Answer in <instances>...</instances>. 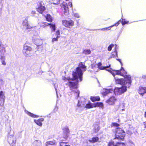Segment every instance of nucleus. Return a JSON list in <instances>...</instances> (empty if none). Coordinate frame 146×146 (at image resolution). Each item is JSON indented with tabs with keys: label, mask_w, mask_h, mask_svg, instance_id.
Masks as SVG:
<instances>
[{
	"label": "nucleus",
	"mask_w": 146,
	"mask_h": 146,
	"mask_svg": "<svg viewBox=\"0 0 146 146\" xmlns=\"http://www.w3.org/2000/svg\"><path fill=\"white\" fill-rule=\"evenodd\" d=\"M124 78L125 79L115 78L116 83L122 86L121 88H115L113 92L115 95H119L123 93L127 90V88H129L130 86L131 83L130 76L126 75Z\"/></svg>",
	"instance_id": "1"
},
{
	"label": "nucleus",
	"mask_w": 146,
	"mask_h": 146,
	"mask_svg": "<svg viewBox=\"0 0 146 146\" xmlns=\"http://www.w3.org/2000/svg\"><path fill=\"white\" fill-rule=\"evenodd\" d=\"M145 90V93H146V87H144Z\"/></svg>",
	"instance_id": "59"
},
{
	"label": "nucleus",
	"mask_w": 146,
	"mask_h": 146,
	"mask_svg": "<svg viewBox=\"0 0 146 146\" xmlns=\"http://www.w3.org/2000/svg\"><path fill=\"white\" fill-rule=\"evenodd\" d=\"M116 137L114 139L123 140L125 136V133L123 130L119 128L116 129Z\"/></svg>",
	"instance_id": "4"
},
{
	"label": "nucleus",
	"mask_w": 146,
	"mask_h": 146,
	"mask_svg": "<svg viewBox=\"0 0 146 146\" xmlns=\"http://www.w3.org/2000/svg\"><path fill=\"white\" fill-rule=\"evenodd\" d=\"M22 25L24 26V28L26 29H30L32 28V27L30 26L28 23V19L27 18H25L23 20L22 23Z\"/></svg>",
	"instance_id": "11"
},
{
	"label": "nucleus",
	"mask_w": 146,
	"mask_h": 146,
	"mask_svg": "<svg viewBox=\"0 0 146 146\" xmlns=\"http://www.w3.org/2000/svg\"><path fill=\"white\" fill-rule=\"evenodd\" d=\"M116 144L114 145V142L112 141H110L109 143L108 146H117Z\"/></svg>",
	"instance_id": "36"
},
{
	"label": "nucleus",
	"mask_w": 146,
	"mask_h": 146,
	"mask_svg": "<svg viewBox=\"0 0 146 146\" xmlns=\"http://www.w3.org/2000/svg\"><path fill=\"white\" fill-rule=\"evenodd\" d=\"M32 146H42L41 142L40 141H35L33 142Z\"/></svg>",
	"instance_id": "18"
},
{
	"label": "nucleus",
	"mask_w": 146,
	"mask_h": 146,
	"mask_svg": "<svg viewBox=\"0 0 146 146\" xmlns=\"http://www.w3.org/2000/svg\"><path fill=\"white\" fill-rule=\"evenodd\" d=\"M44 119L43 118H41L38 120H35L34 122L38 125L41 126L42 123L41 122L44 121Z\"/></svg>",
	"instance_id": "16"
},
{
	"label": "nucleus",
	"mask_w": 146,
	"mask_h": 146,
	"mask_svg": "<svg viewBox=\"0 0 146 146\" xmlns=\"http://www.w3.org/2000/svg\"><path fill=\"white\" fill-rule=\"evenodd\" d=\"M101 65V63H99L98 64V66L99 65Z\"/></svg>",
	"instance_id": "57"
},
{
	"label": "nucleus",
	"mask_w": 146,
	"mask_h": 146,
	"mask_svg": "<svg viewBox=\"0 0 146 146\" xmlns=\"http://www.w3.org/2000/svg\"><path fill=\"white\" fill-rule=\"evenodd\" d=\"M5 57L4 56H0V59L2 64L4 65H6V63L5 61Z\"/></svg>",
	"instance_id": "23"
},
{
	"label": "nucleus",
	"mask_w": 146,
	"mask_h": 146,
	"mask_svg": "<svg viewBox=\"0 0 146 146\" xmlns=\"http://www.w3.org/2000/svg\"><path fill=\"white\" fill-rule=\"evenodd\" d=\"M113 92V90L112 89H103V90H102L101 92L102 94L106 96L110 93H111Z\"/></svg>",
	"instance_id": "12"
},
{
	"label": "nucleus",
	"mask_w": 146,
	"mask_h": 146,
	"mask_svg": "<svg viewBox=\"0 0 146 146\" xmlns=\"http://www.w3.org/2000/svg\"><path fill=\"white\" fill-rule=\"evenodd\" d=\"M119 21H118L117 23H115L114 25L111 26H110L108 28H111L113 27V26H117L119 24Z\"/></svg>",
	"instance_id": "42"
},
{
	"label": "nucleus",
	"mask_w": 146,
	"mask_h": 146,
	"mask_svg": "<svg viewBox=\"0 0 146 146\" xmlns=\"http://www.w3.org/2000/svg\"><path fill=\"white\" fill-rule=\"evenodd\" d=\"M62 7H63L64 10V14L65 15L67 16L69 14V11L68 8V5L67 4L65 3H63L62 5Z\"/></svg>",
	"instance_id": "10"
},
{
	"label": "nucleus",
	"mask_w": 146,
	"mask_h": 146,
	"mask_svg": "<svg viewBox=\"0 0 146 146\" xmlns=\"http://www.w3.org/2000/svg\"><path fill=\"white\" fill-rule=\"evenodd\" d=\"M94 107H99L101 108L103 107V105L101 102H97L93 104Z\"/></svg>",
	"instance_id": "20"
},
{
	"label": "nucleus",
	"mask_w": 146,
	"mask_h": 146,
	"mask_svg": "<svg viewBox=\"0 0 146 146\" xmlns=\"http://www.w3.org/2000/svg\"><path fill=\"white\" fill-rule=\"evenodd\" d=\"M5 81L2 79H0V84L1 85H3L4 84Z\"/></svg>",
	"instance_id": "47"
},
{
	"label": "nucleus",
	"mask_w": 146,
	"mask_h": 146,
	"mask_svg": "<svg viewBox=\"0 0 146 146\" xmlns=\"http://www.w3.org/2000/svg\"><path fill=\"white\" fill-rule=\"evenodd\" d=\"M0 99L4 101L5 99V96L3 91H1L0 92Z\"/></svg>",
	"instance_id": "32"
},
{
	"label": "nucleus",
	"mask_w": 146,
	"mask_h": 146,
	"mask_svg": "<svg viewBox=\"0 0 146 146\" xmlns=\"http://www.w3.org/2000/svg\"><path fill=\"white\" fill-rule=\"evenodd\" d=\"M39 48H38V49H39Z\"/></svg>",
	"instance_id": "61"
},
{
	"label": "nucleus",
	"mask_w": 146,
	"mask_h": 146,
	"mask_svg": "<svg viewBox=\"0 0 146 146\" xmlns=\"http://www.w3.org/2000/svg\"><path fill=\"white\" fill-rule=\"evenodd\" d=\"M112 126L117 127H118L119 126V125L118 124L115 123H112Z\"/></svg>",
	"instance_id": "46"
},
{
	"label": "nucleus",
	"mask_w": 146,
	"mask_h": 146,
	"mask_svg": "<svg viewBox=\"0 0 146 146\" xmlns=\"http://www.w3.org/2000/svg\"><path fill=\"white\" fill-rule=\"evenodd\" d=\"M143 124L144 125L145 128H146V121L145 122H144Z\"/></svg>",
	"instance_id": "54"
},
{
	"label": "nucleus",
	"mask_w": 146,
	"mask_h": 146,
	"mask_svg": "<svg viewBox=\"0 0 146 146\" xmlns=\"http://www.w3.org/2000/svg\"><path fill=\"white\" fill-rule=\"evenodd\" d=\"M8 142L11 146H14L16 143V138L13 135H9L8 136Z\"/></svg>",
	"instance_id": "7"
},
{
	"label": "nucleus",
	"mask_w": 146,
	"mask_h": 146,
	"mask_svg": "<svg viewBox=\"0 0 146 146\" xmlns=\"http://www.w3.org/2000/svg\"><path fill=\"white\" fill-rule=\"evenodd\" d=\"M43 3L42 1H39L38 3V7L37 8V10L38 12L42 13L45 9V7L43 5Z\"/></svg>",
	"instance_id": "8"
},
{
	"label": "nucleus",
	"mask_w": 146,
	"mask_h": 146,
	"mask_svg": "<svg viewBox=\"0 0 146 146\" xmlns=\"http://www.w3.org/2000/svg\"><path fill=\"white\" fill-rule=\"evenodd\" d=\"M5 52V49L4 46L1 44H0V56H4Z\"/></svg>",
	"instance_id": "14"
},
{
	"label": "nucleus",
	"mask_w": 146,
	"mask_h": 146,
	"mask_svg": "<svg viewBox=\"0 0 146 146\" xmlns=\"http://www.w3.org/2000/svg\"><path fill=\"white\" fill-rule=\"evenodd\" d=\"M142 78L144 79H146V75L143 76Z\"/></svg>",
	"instance_id": "53"
},
{
	"label": "nucleus",
	"mask_w": 146,
	"mask_h": 146,
	"mask_svg": "<svg viewBox=\"0 0 146 146\" xmlns=\"http://www.w3.org/2000/svg\"><path fill=\"white\" fill-rule=\"evenodd\" d=\"M116 100V99L114 96L111 97L110 99L107 100L106 102L110 105H112L114 104V103Z\"/></svg>",
	"instance_id": "15"
},
{
	"label": "nucleus",
	"mask_w": 146,
	"mask_h": 146,
	"mask_svg": "<svg viewBox=\"0 0 146 146\" xmlns=\"http://www.w3.org/2000/svg\"><path fill=\"white\" fill-rule=\"evenodd\" d=\"M117 56V52L116 50H115L114 51L112 52L111 54V58H114Z\"/></svg>",
	"instance_id": "28"
},
{
	"label": "nucleus",
	"mask_w": 146,
	"mask_h": 146,
	"mask_svg": "<svg viewBox=\"0 0 146 146\" xmlns=\"http://www.w3.org/2000/svg\"><path fill=\"white\" fill-rule=\"evenodd\" d=\"M27 113L29 115L33 117H39L38 116L35 115L29 111H27Z\"/></svg>",
	"instance_id": "29"
},
{
	"label": "nucleus",
	"mask_w": 146,
	"mask_h": 146,
	"mask_svg": "<svg viewBox=\"0 0 146 146\" xmlns=\"http://www.w3.org/2000/svg\"><path fill=\"white\" fill-rule=\"evenodd\" d=\"M33 41L34 44L37 46H40L42 44V41L40 38L39 37L35 38Z\"/></svg>",
	"instance_id": "9"
},
{
	"label": "nucleus",
	"mask_w": 146,
	"mask_h": 146,
	"mask_svg": "<svg viewBox=\"0 0 146 146\" xmlns=\"http://www.w3.org/2000/svg\"><path fill=\"white\" fill-rule=\"evenodd\" d=\"M32 50L31 48L28 46L27 43H26L24 45L23 52H25V50Z\"/></svg>",
	"instance_id": "17"
},
{
	"label": "nucleus",
	"mask_w": 146,
	"mask_h": 146,
	"mask_svg": "<svg viewBox=\"0 0 146 146\" xmlns=\"http://www.w3.org/2000/svg\"><path fill=\"white\" fill-rule=\"evenodd\" d=\"M60 146H70L67 142H61L59 143Z\"/></svg>",
	"instance_id": "30"
},
{
	"label": "nucleus",
	"mask_w": 146,
	"mask_h": 146,
	"mask_svg": "<svg viewBox=\"0 0 146 146\" xmlns=\"http://www.w3.org/2000/svg\"><path fill=\"white\" fill-rule=\"evenodd\" d=\"M59 38H57L56 37V38H52V43H54V41H57L58 40V39Z\"/></svg>",
	"instance_id": "41"
},
{
	"label": "nucleus",
	"mask_w": 146,
	"mask_h": 146,
	"mask_svg": "<svg viewBox=\"0 0 146 146\" xmlns=\"http://www.w3.org/2000/svg\"><path fill=\"white\" fill-rule=\"evenodd\" d=\"M109 28L108 27H106L105 28L101 29H100L101 30L103 31H105V30L107 29H108Z\"/></svg>",
	"instance_id": "49"
},
{
	"label": "nucleus",
	"mask_w": 146,
	"mask_h": 146,
	"mask_svg": "<svg viewBox=\"0 0 146 146\" xmlns=\"http://www.w3.org/2000/svg\"><path fill=\"white\" fill-rule=\"evenodd\" d=\"M86 66L83 63L80 62L79 63L78 67H77L74 71L72 72V76L75 79H79L80 81H82L83 75V72L85 71L86 70Z\"/></svg>",
	"instance_id": "2"
},
{
	"label": "nucleus",
	"mask_w": 146,
	"mask_h": 146,
	"mask_svg": "<svg viewBox=\"0 0 146 146\" xmlns=\"http://www.w3.org/2000/svg\"><path fill=\"white\" fill-rule=\"evenodd\" d=\"M46 146H53L52 145L50 144H46Z\"/></svg>",
	"instance_id": "55"
},
{
	"label": "nucleus",
	"mask_w": 146,
	"mask_h": 146,
	"mask_svg": "<svg viewBox=\"0 0 146 146\" xmlns=\"http://www.w3.org/2000/svg\"><path fill=\"white\" fill-rule=\"evenodd\" d=\"M95 131L96 132H97L100 129V127L98 125H96L94 128Z\"/></svg>",
	"instance_id": "37"
},
{
	"label": "nucleus",
	"mask_w": 146,
	"mask_h": 146,
	"mask_svg": "<svg viewBox=\"0 0 146 146\" xmlns=\"http://www.w3.org/2000/svg\"><path fill=\"white\" fill-rule=\"evenodd\" d=\"M60 31L59 30L57 31L56 32V37L57 38H59L60 37Z\"/></svg>",
	"instance_id": "40"
},
{
	"label": "nucleus",
	"mask_w": 146,
	"mask_h": 146,
	"mask_svg": "<svg viewBox=\"0 0 146 146\" xmlns=\"http://www.w3.org/2000/svg\"><path fill=\"white\" fill-rule=\"evenodd\" d=\"M85 107L86 108L88 109L92 108L94 107L93 104H91L90 103L89 104H87L86 105Z\"/></svg>",
	"instance_id": "31"
},
{
	"label": "nucleus",
	"mask_w": 146,
	"mask_h": 146,
	"mask_svg": "<svg viewBox=\"0 0 146 146\" xmlns=\"http://www.w3.org/2000/svg\"><path fill=\"white\" fill-rule=\"evenodd\" d=\"M106 70L111 72L113 76H115V74L122 75L123 73L125 74L126 73V72L124 69L122 67H121V69L120 70L114 71V70H113L111 68H110L109 69H107Z\"/></svg>",
	"instance_id": "5"
},
{
	"label": "nucleus",
	"mask_w": 146,
	"mask_h": 146,
	"mask_svg": "<svg viewBox=\"0 0 146 146\" xmlns=\"http://www.w3.org/2000/svg\"><path fill=\"white\" fill-rule=\"evenodd\" d=\"M62 79L65 80H67L68 81V82L67 83V85H68L70 89L71 90H72L74 89H75L74 91H72L74 92L75 95L76 96L77 98L79 96L80 94V92L79 91L76 89L77 87V83L79 81V80H77V81L76 82H71V80H73L76 79H75L74 77L72 78H66V77H64L62 78Z\"/></svg>",
	"instance_id": "3"
},
{
	"label": "nucleus",
	"mask_w": 146,
	"mask_h": 146,
	"mask_svg": "<svg viewBox=\"0 0 146 146\" xmlns=\"http://www.w3.org/2000/svg\"><path fill=\"white\" fill-rule=\"evenodd\" d=\"M57 142L55 140H53L52 141H47L46 142V144H50V145H55L57 143Z\"/></svg>",
	"instance_id": "21"
},
{
	"label": "nucleus",
	"mask_w": 146,
	"mask_h": 146,
	"mask_svg": "<svg viewBox=\"0 0 146 146\" xmlns=\"http://www.w3.org/2000/svg\"><path fill=\"white\" fill-rule=\"evenodd\" d=\"M85 100L83 97L81 98V100H79L78 101L77 106L78 107H82L85 104Z\"/></svg>",
	"instance_id": "13"
},
{
	"label": "nucleus",
	"mask_w": 146,
	"mask_h": 146,
	"mask_svg": "<svg viewBox=\"0 0 146 146\" xmlns=\"http://www.w3.org/2000/svg\"><path fill=\"white\" fill-rule=\"evenodd\" d=\"M68 5L70 7H72V3L71 2H69L68 3Z\"/></svg>",
	"instance_id": "51"
},
{
	"label": "nucleus",
	"mask_w": 146,
	"mask_h": 146,
	"mask_svg": "<svg viewBox=\"0 0 146 146\" xmlns=\"http://www.w3.org/2000/svg\"><path fill=\"white\" fill-rule=\"evenodd\" d=\"M128 21H125V20L122 19L121 23L123 25H124L125 24H127L128 23Z\"/></svg>",
	"instance_id": "48"
},
{
	"label": "nucleus",
	"mask_w": 146,
	"mask_h": 146,
	"mask_svg": "<svg viewBox=\"0 0 146 146\" xmlns=\"http://www.w3.org/2000/svg\"><path fill=\"white\" fill-rule=\"evenodd\" d=\"M35 13V11H32L31 12V14L33 15L32 16H34V15Z\"/></svg>",
	"instance_id": "50"
},
{
	"label": "nucleus",
	"mask_w": 146,
	"mask_h": 146,
	"mask_svg": "<svg viewBox=\"0 0 146 146\" xmlns=\"http://www.w3.org/2000/svg\"><path fill=\"white\" fill-rule=\"evenodd\" d=\"M73 15L77 18H79L80 17L78 13H74L73 14Z\"/></svg>",
	"instance_id": "45"
},
{
	"label": "nucleus",
	"mask_w": 146,
	"mask_h": 146,
	"mask_svg": "<svg viewBox=\"0 0 146 146\" xmlns=\"http://www.w3.org/2000/svg\"><path fill=\"white\" fill-rule=\"evenodd\" d=\"M116 60H118V61H119L120 62V63H121V65L122 66V62H121V60L120 59H116Z\"/></svg>",
	"instance_id": "52"
},
{
	"label": "nucleus",
	"mask_w": 146,
	"mask_h": 146,
	"mask_svg": "<svg viewBox=\"0 0 146 146\" xmlns=\"http://www.w3.org/2000/svg\"><path fill=\"white\" fill-rule=\"evenodd\" d=\"M110 65H109V66H106V67L102 66L100 68L101 70H103V69H105L107 68H108L109 67H110Z\"/></svg>",
	"instance_id": "43"
},
{
	"label": "nucleus",
	"mask_w": 146,
	"mask_h": 146,
	"mask_svg": "<svg viewBox=\"0 0 146 146\" xmlns=\"http://www.w3.org/2000/svg\"><path fill=\"white\" fill-rule=\"evenodd\" d=\"M116 144L117 146H125V144L124 143H121V142H117L116 141Z\"/></svg>",
	"instance_id": "34"
},
{
	"label": "nucleus",
	"mask_w": 146,
	"mask_h": 146,
	"mask_svg": "<svg viewBox=\"0 0 146 146\" xmlns=\"http://www.w3.org/2000/svg\"><path fill=\"white\" fill-rule=\"evenodd\" d=\"M49 25V23L46 22H42L40 24V27L45 28L46 27Z\"/></svg>",
	"instance_id": "26"
},
{
	"label": "nucleus",
	"mask_w": 146,
	"mask_h": 146,
	"mask_svg": "<svg viewBox=\"0 0 146 146\" xmlns=\"http://www.w3.org/2000/svg\"><path fill=\"white\" fill-rule=\"evenodd\" d=\"M66 131L67 133H66V136L65 137H64L65 139H66V138L67 137L68 135V133H69V130L68 128L66 129Z\"/></svg>",
	"instance_id": "44"
},
{
	"label": "nucleus",
	"mask_w": 146,
	"mask_h": 146,
	"mask_svg": "<svg viewBox=\"0 0 146 146\" xmlns=\"http://www.w3.org/2000/svg\"><path fill=\"white\" fill-rule=\"evenodd\" d=\"M62 24L66 27L70 28L74 25V22L71 20L68 21L63 20L62 21Z\"/></svg>",
	"instance_id": "6"
},
{
	"label": "nucleus",
	"mask_w": 146,
	"mask_h": 146,
	"mask_svg": "<svg viewBox=\"0 0 146 146\" xmlns=\"http://www.w3.org/2000/svg\"><path fill=\"white\" fill-rule=\"evenodd\" d=\"M45 17L46 18L47 21L51 22L52 21V19L51 16L48 14H47L45 16Z\"/></svg>",
	"instance_id": "25"
},
{
	"label": "nucleus",
	"mask_w": 146,
	"mask_h": 146,
	"mask_svg": "<svg viewBox=\"0 0 146 146\" xmlns=\"http://www.w3.org/2000/svg\"><path fill=\"white\" fill-rule=\"evenodd\" d=\"M144 87H140L139 90V93L141 95H143L145 93Z\"/></svg>",
	"instance_id": "19"
},
{
	"label": "nucleus",
	"mask_w": 146,
	"mask_h": 146,
	"mask_svg": "<svg viewBox=\"0 0 146 146\" xmlns=\"http://www.w3.org/2000/svg\"><path fill=\"white\" fill-rule=\"evenodd\" d=\"M66 0V1H68V0Z\"/></svg>",
	"instance_id": "62"
},
{
	"label": "nucleus",
	"mask_w": 146,
	"mask_h": 146,
	"mask_svg": "<svg viewBox=\"0 0 146 146\" xmlns=\"http://www.w3.org/2000/svg\"><path fill=\"white\" fill-rule=\"evenodd\" d=\"M91 52L90 50L89 49L84 50L83 53L85 54H90Z\"/></svg>",
	"instance_id": "35"
},
{
	"label": "nucleus",
	"mask_w": 146,
	"mask_h": 146,
	"mask_svg": "<svg viewBox=\"0 0 146 146\" xmlns=\"http://www.w3.org/2000/svg\"><path fill=\"white\" fill-rule=\"evenodd\" d=\"M49 25L50 26V28L51 29V31H54L56 30L55 25L53 23H49Z\"/></svg>",
	"instance_id": "22"
},
{
	"label": "nucleus",
	"mask_w": 146,
	"mask_h": 146,
	"mask_svg": "<svg viewBox=\"0 0 146 146\" xmlns=\"http://www.w3.org/2000/svg\"><path fill=\"white\" fill-rule=\"evenodd\" d=\"M31 50H27L25 51V52H23V54L26 56H30L31 55H30L31 51Z\"/></svg>",
	"instance_id": "33"
},
{
	"label": "nucleus",
	"mask_w": 146,
	"mask_h": 146,
	"mask_svg": "<svg viewBox=\"0 0 146 146\" xmlns=\"http://www.w3.org/2000/svg\"><path fill=\"white\" fill-rule=\"evenodd\" d=\"M98 140V138L97 137H94L92 139H89V141L90 142L92 143H94L97 142Z\"/></svg>",
	"instance_id": "27"
},
{
	"label": "nucleus",
	"mask_w": 146,
	"mask_h": 146,
	"mask_svg": "<svg viewBox=\"0 0 146 146\" xmlns=\"http://www.w3.org/2000/svg\"><path fill=\"white\" fill-rule=\"evenodd\" d=\"M53 1V3L54 4H57L59 3L60 1L61 0H52Z\"/></svg>",
	"instance_id": "39"
},
{
	"label": "nucleus",
	"mask_w": 146,
	"mask_h": 146,
	"mask_svg": "<svg viewBox=\"0 0 146 146\" xmlns=\"http://www.w3.org/2000/svg\"><path fill=\"white\" fill-rule=\"evenodd\" d=\"M55 90H56V93L57 96L58 95H57V89L56 88H55Z\"/></svg>",
	"instance_id": "58"
},
{
	"label": "nucleus",
	"mask_w": 146,
	"mask_h": 146,
	"mask_svg": "<svg viewBox=\"0 0 146 146\" xmlns=\"http://www.w3.org/2000/svg\"><path fill=\"white\" fill-rule=\"evenodd\" d=\"M121 110H122V111H124L125 110V109H122Z\"/></svg>",
	"instance_id": "60"
},
{
	"label": "nucleus",
	"mask_w": 146,
	"mask_h": 146,
	"mask_svg": "<svg viewBox=\"0 0 146 146\" xmlns=\"http://www.w3.org/2000/svg\"><path fill=\"white\" fill-rule=\"evenodd\" d=\"M91 101L93 102L98 101L100 100V98L98 96L91 97L90 98Z\"/></svg>",
	"instance_id": "24"
},
{
	"label": "nucleus",
	"mask_w": 146,
	"mask_h": 146,
	"mask_svg": "<svg viewBox=\"0 0 146 146\" xmlns=\"http://www.w3.org/2000/svg\"><path fill=\"white\" fill-rule=\"evenodd\" d=\"M145 117L146 118V111L145 113Z\"/></svg>",
	"instance_id": "56"
},
{
	"label": "nucleus",
	"mask_w": 146,
	"mask_h": 146,
	"mask_svg": "<svg viewBox=\"0 0 146 146\" xmlns=\"http://www.w3.org/2000/svg\"><path fill=\"white\" fill-rule=\"evenodd\" d=\"M114 45L113 44H111L108 47V50L109 51L111 50L112 48L114 46Z\"/></svg>",
	"instance_id": "38"
}]
</instances>
